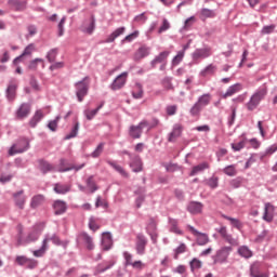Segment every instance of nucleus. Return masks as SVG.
Segmentation results:
<instances>
[{
    "mask_svg": "<svg viewBox=\"0 0 277 277\" xmlns=\"http://www.w3.org/2000/svg\"><path fill=\"white\" fill-rule=\"evenodd\" d=\"M241 83H235L227 89V91L222 95V98H228V96H234V94H237V92H241Z\"/></svg>",
    "mask_w": 277,
    "mask_h": 277,
    "instance_id": "nucleus-29",
    "label": "nucleus"
},
{
    "mask_svg": "<svg viewBox=\"0 0 277 277\" xmlns=\"http://www.w3.org/2000/svg\"><path fill=\"white\" fill-rule=\"evenodd\" d=\"M133 98H142L144 96V89H142V84H136L134 91L132 92Z\"/></svg>",
    "mask_w": 277,
    "mask_h": 277,
    "instance_id": "nucleus-51",
    "label": "nucleus"
},
{
    "mask_svg": "<svg viewBox=\"0 0 277 277\" xmlns=\"http://www.w3.org/2000/svg\"><path fill=\"white\" fill-rule=\"evenodd\" d=\"M176 109H179V107L176 105L167 106V108H166L167 115L174 116L176 114Z\"/></svg>",
    "mask_w": 277,
    "mask_h": 277,
    "instance_id": "nucleus-63",
    "label": "nucleus"
},
{
    "mask_svg": "<svg viewBox=\"0 0 277 277\" xmlns=\"http://www.w3.org/2000/svg\"><path fill=\"white\" fill-rule=\"evenodd\" d=\"M13 198H14L15 207L17 209H21V210L25 209V202H27V196H25L24 190H18L17 193H14Z\"/></svg>",
    "mask_w": 277,
    "mask_h": 277,
    "instance_id": "nucleus-15",
    "label": "nucleus"
},
{
    "mask_svg": "<svg viewBox=\"0 0 277 277\" xmlns=\"http://www.w3.org/2000/svg\"><path fill=\"white\" fill-rule=\"evenodd\" d=\"M38 239H40V233H38V230H32L26 238H23V225H17V246H25L32 241H38Z\"/></svg>",
    "mask_w": 277,
    "mask_h": 277,
    "instance_id": "nucleus-4",
    "label": "nucleus"
},
{
    "mask_svg": "<svg viewBox=\"0 0 277 277\" xmlns=\"http://www.w3.org/2000/svg\"><path fill=\"white\" fill-rule=\"evenodd\" d=\"M60 120H62V117L61 116H56L54 120H51L48 123V129H50V131L55 133V131H57V124H58Z\"/></svg>",
    "mask_w": 277,
    "mask_h": 277,
    "instance_id": "nucleus-50",
    "label": "nucleus"
},
{
    "mask_svg": "<svg viewBox=\"0 0 277 277\" xmlns=\"http://www.w3.org/2000/svg\"><path fill=\"white\" fill-rule=\"evenodd\" d=\"M274 211H276L274 205H272L271 202H266L263 214L264 222H274Z\"/></svg>",
    "mask_w": 277,
    "mask_h": 277,
    "instance_id": "nucleus-21",
    "label": "nucleus"
},
{
    "mask_svg": "<svg viewBox=\"0 0 277 277\" xmlns=\"http://www.w3.org/2000/svg\"><path fill=\"white\" fill-rule=\"evenodd\" d=\"M24 267L26 269H36V267H38V260L28 258V260H26V265Z\"/></svg>",
    "mask_w": 277,
    "mask_h": 277,
    "instance_id": "nucleus-54",
    "label": "nucleus"
},
{
    "mask_svg": "<svg viewBox=\"0 0 277 277\" xmlns=\"http://www.w3.org/2000/svg\"><path fill=\"white\" fill-rule=\"evenodd\" d=\"M267 85L263 84L254 93L251 95L249 102L246 104V108L248 111H254L261 105V101H265V96H267Z\"/></svg>",
    "mask_w": 277,
    "mask_h": 277,
    "instance_id": "nucleus-1",
    "label": "nucleus"
},
{
    "mask_svg": "<svg viewBox=\"0 0 277 277\" xmlns=\"http://www.w3.org/2000/svg\"><path fill=\"white\" fill-rule=\"evenodd\" d=\"M42 118H44L42 110H36L35 115L29 121V126L35 129V127L38 124V122H40V120H42Z\"/></svg>",
    "mask_w": 277,
    "mask_h": 277,
    "instance_id": "nucleus-37",
    "label": "nucleus"
},
{
    "mask_svg": "<svg viewBox=\"0 0 277 277\" xmlns=\"http://www.w3.org/2000/svg\"><path fill=\"white\" fill-rule=\"evenodd\" d=\"M129 77V72L123 71L119 76L116 77V79L110 84V90L116 92V90H122L127 83V78Z\"/></svg>",
    "mask_w": 277,
    "mask_h": 277,
    "instance_id": "nucleus-11",
    "label": "nucleus"
},
{
    "mask_svg": "<svg viewBox=\"0 0 277 277\" xmlns=\"http://www.w3.org/2000/svg\"><path fill=\"white\" fill-rule=\"evenodd\" d=\"M205 170H209V162H201L193 167L189 176H196V174H199V172H205Z\"/></svg>",
    "mask_w": 277,
    "mask_h": 277,
    "instance_id": "nucleus-33",
    "label": "nucleus"
},
{
    "mask_svg": "<svg viewBox=\"0 0 277 277\" xmlns=\"http://www.w3.org/2000/svg\"><path fill=\"white\" fill-rule=\"evenodd\" d=\"M223 172L227 176H237V166L229 164L223 169Z\"/></svg>",
    "mask_w": 277,
    "mask_h": 277,
    "instance_id": "nucleus-45",
    "label": "nucleus"
},
{
    "mask_svg": "<svg viewBox=\"0 0 277 277\" xmlns=\"http://www.w3.org/2000/svg\"><path fill=\"white\" fill-rule=\"evenodd\" d=\"M29 258L25 256V255H17L15 258V263H17L21 267H25V265H27V260Z\"/></svg>",
    "mask_w": 277,
    "mask_h": 277,
    "instance_id": "nucleus-60",
    "label": "nucleus"
},
{
    "mask_svg": "<svg viewBox=\"0 0 277 277\" xmlns=\"http://www.w3.org/2000/svg\"><path fill=\"white\" fill-rule=\"evenodd\" d=\"M206 185H208V187H210V189H217V187L220 185V177L212 175L210 179H208L206 181Z\"/></svg>",
    "mask_w": 277,
    "mask_h": 277,
    "instance_id": "nucleus-39",
    "label": "nucleus"
},
{
    "mask_svg": "<svg viewBox=\"0 0 277 277\" xmlns=\"http://www.w3.org/2000/svg\"><path fill=\"white\" fill-rule=\"evenodd\" d=\"M216 233L226 241V243H229V246H239V239L234 238L233 235L228 234V229L226 226L222 225L217 227Z\"/></svg>",
    "mask_w": 277,
    "mask_h": 277,
    "instance_id": "nucleus-9",
    "label": "nucleus"
},
{
    "mask_svg": "<svg viewBox=\"0 0 277 277\" xmlns=\"http://www.w3.org/2000/svg\"><path fill=\"white\" fill-rule=\"evenodd\" d=\"M114 265H116L115 261L106 262V266H103V264H98L97 272H98V274H103V273L107 272V269H111L114 267Z\"/></svg>",
    "mask_w": 277,
    "mask_h": 277,
    "instance_id": "nucleus-46",
    "label": "nucleus"
},
{
    "mask_svg": "<svg viewBox=\"0 0 277 277\" xmlns=\"http://www.w3.org/2000/svg\"><path fill=\"white\" fill-rule=\"evenodd\" d=\"M70 189H71L70 184H62V183L54 184V188H53L55 194H60L62 196H64L65 194H68Z\"/></svg>",
    "mask_w": 277,
    "mask_h": 277,
    "instance_id": "nucleus-28",
    "label": "nucleus"
},
{
    "mask_svg": "<svg viewBox=\"0 0 277 277\" xmlns=\"http://www.w3.org/2000/svg\"><path fill=\"white\" fill-rule=\"evenodd\" d=\"M169 230L170 233H174L175 235H183V230L179 228V220L169 217Z\"/></svg>",
    "mask_w": 277,
    "mask_h": 277,
    "instance_id": "nucleus-32",
    "label": "nucleus"
},
{
    "mask_svg": "<svg viewBox=\"0 0 277 277\" xmlns=\"http://www.w3.org/2000/svg\"><path fill=\"white\" fill-rule=\"evenodd\" d=\"M16 90H18V80L12 78L5 90V98L9 103L16 101Z\"/></svg>",
    "mask_w": 277,
    "mask_h": 277,
    "instance_id": "nucleus-7",
    "label": "nucleus"
},
{
    "mask_svg": "<svg viewBox=\"0 0 277 277\" xmlns=\"http://www.w3.org/2000/svg\"><path fill=\"white\" fill-rule=\"evenodd\" d=\"M96 24V19L94 17H91L89 21L84 23V31L85 34H92L94 31V27Z\"/></svg>",
    "mask_w": 277,
    "mask_h": 277,
    "instance_id": "nucleus-41",
    "label": "nucleus"
},
{
    "mask_svg": "<svg viewBox=\"0 0 277 277\" xmlns=\"http://www.w3.org/2000/svg\"><path fill=\"white\" fill-rule=\"evenodd\" d=\"M170 55V51H163L160 52L159 55H157L151 62L150 66L151 68H156L157 64H164L168 60V56Z\"/></svg>",
    "mask_w": 277,
    "mask_h": 277,
    "instance_id": "nucleus-25",
    "label": "nucleus"
},
{
    "mask_svg": "<svg viewBox=\"0 0 277 277\" xmlns=\"http://www.w3.org/2000/svg\"><path fill=\"white\" fill-rule=\"evenodd\" d=\"M237 254H239V256H241L242 259H252L254 256V252H252V250L250 249V247L248 246H240L237 249Z\"/></svg>",
    "mask_w": 277,
    "mask_h": 277,
    "instance_id": "nucleus-26",
    "label": "nucleus"
},
{
    "mask_svg": "<svg viewBox=\"0 0 277 277\" xmlns=\"http://www.w3.org/2000/svg\"><path fill=\"white\" fill-rule=\"evenodd\" d=\"M129 166L133 172H142V158H140V156L137 155H134L133 157L130 158Z\"/></svg>",
    "mask_w": 277,
    "mask_h": 277,
    "instance_id": "nucleus-23",
    "label": "nucleus"
},
{
    "mask_svg": "<svg viewBox=\"0 0 277 277\" xmlns=\"http://www.w3.org/2000/svg\"><path fill=\"white\" fill-rule=\"evenodd\" d=\"M58 50L56 48L50 50L47 54V60L50 62V64H53L57 57Z\"/></svg>",
    "mask_w": 277,
    "mask_h": 277,
    "instance_id": "nucleus-52",
    "label": "nucleus"
},
{
    "mask_svg": "<svg viewBox=\"0 0 277 277\" xmlns=\"http://www.w3.org/2000/svg\"><path fill=\"white\" fill-rule=\"evenodd\" d=\"M44 195H35L30 200V209H38V207H42L44 205Z\"/></svg>",
    "mask_w": 277,
    "mask_h": 277,
    "instance_id": "nucleus-30",
    "label": "nucleus"
},
{
    "mask_svg": "<svg viewBox=\"0 0 277 277\" xmlns=\"http://www.w3.org/2000/svg\"><path fill=\"white\" fill-rule=\"evenodd\" d=\"M215 12L211 9H202L201 10V17L202 18H214Z\"/></svg>",
    "mask_w": 277,
    "mask_h": 277,
    "instance_id": "nucleus-56",
    "label": "nucleus"
},
{
    "mask_svg": "<svg viewBox=\"0 0 277 277\" xmlns=\"http://www.w3.org/2000/svg\"><path fill=\"white\" fill-rule=\"evenodd\" d=\"M114 246V239H111V233L104 232L102 234V250L104 252H107L111 250V247Z\"/></svg>",
    "mask_w": 277,
    "mask_h": 277,
    "instance_id": "nucleus-16",
    "label": "nucleus"
},
{
    "mask_svg": "<svg viewBox=\"0 0 277 277\" xmlns=\"http://www.w3.org/2000/svg\"><path fill=\"white\" fill-rule=\"evenodd\" d=\"M78 133H79V121H76L70 133L65 136V140H72V137H77Z\"/></svg>",
    "mask_w": 277,
    "mask_h": 277,
    "instance_id": "nucleus-48",
    "label": "nucleus"
},
{
    "mask_svg": "<svg viewBox=\"0 0 277 277\" xmlns=\"http://www.w3.org/2000/svg\"><path fill=\"white\" fill-rule=\"evenodd\" d=\"M146 127H149V123L146 120H142L137 126H130L129 128L130 137H132V140H140Z\"/></svg>",
    "mask_w": 277,
    "mask_h": 277,
    "instance_id": "nucleus-8",
    "label": "nucleus"
},
{
    "mask_svg": "<svg viewBox=\"0 0 277 277\" xmlns=\"http://www.w3.org/2000/svg\"><path fill=\"white\" fill-rule=\"evenodd\" d=\"M42 64V58H35L28 65L29 70H37L38 64Z\"/></svg>",
    "mask_w": 277,
    "mask_h": 277,
    "instance_id": "nucleus-62",
    "label": "nucleus"
},
{
    "mask_svg": "<svg viewBox=\"0 0 277 277\" xmlns=\"http://www.w3.org/2000/svg\"><path fill=\"white\" fill-rule=\"evenodd\" d=\"M230 252H233V247H223L219 249L216 253L212 255L214 265H217V263L221 265L227 263L228 256H230Z\"/></svg>",
    "mask_w": 277,
    "mask_h": 277,
    "instance_id": "nucleus-6",
    "label": "nucleus"
},
{
    "mask_svg": "<svg viewBox=\"0 0 277 277\" xmlns=\"http://www.w3.org/2000/svg\"><path fill=\"white\" fill-rule=\"evenodd\" d=\"M162 85H163V88L164 89H167V90H172V79H170V78H163V80H162Z\"/></svg>",
    "mask_w": 277,
    "mask_h": 277,
    "instance_id": "nucleus-64",
    "label": "nucleus"
},
{
    "mask_svg": "<svg viewBox=\"0 0 277 277\" xmlns=\"http://www.w3.org/2000/svg\"><path fill=\"white\" fill-rule=\"evenodd\" d=\"M262 264L259 261H255L250 266V276L252 277H269V273L261 274Z\"/></svg>",
    "mask_w": 277,
    "mask_h": 277,
    "instance_id": "nucleus-19",
    "label": "nucleus"
},
{
    "mask_svg": "<svg viewBox=\"0 0 277 277\" xmlns=\"http://www.w3.org/2000/svg\"><path fill=\"white\" fill-rule=\"evenodd\" d=\"M89 228L90 230H93V233H96V230L101 228V225L96 224V219L94 216L89 219Z\"/></svg>",
    "mask_w": 277,
    "mask_h": 277,
    "instance_id": "nucleus-55",
    "label": "nucleus"
},
{
    "mask_svg": "<svg viewBox=\"0 0 277 277\" xmlns=\"http://www.w3.org/2000/svg\"><path fill=\"white\" fill-rule=\"evenodd\" d=\"M150 55V48L146 45H142L136 50V52L133 55L134 62H142L144 57H148Z\"/></svg>",
    "mask_w": 277,
    "mask_h": 277,
    "instance_id": "nucleus-20",
    "label": "nucleus"
},
{
    "mask_svg": "<svg viewBox=\"0 0 277 277\" xmlns=\"http://www.w3.org/2000/svg\"><path fill=\"white\" fill-rule=\"evenodd\" d=\"M87 187L91 189V194H94L98 187L96 186V182H94V175H90L87 180Z\"/></svg>",
    "mask_w": 277,
    "mask_h": 277,
    "instance_id": "nucleus-49",
    "label": "nucleus"
},
{
    "mask_svg": "<svg viewBox=\"0 0 277 277\" xmlns=\"http://www.w3.org/2000/svg\"><path fill=\"white\" fill-rule=\"evenodd\" d=\"M185 57V50L177 52V54L172 60V66H179L183 58Z\"/></svg>",
    "mask_w": 277,
    "mask_h": 277,
    "instance_id": "nucleus-47",
    "label": "nucleus"
},
{
    "mask_svg": "<svg viewBox=\"0 0 277 277\" xmlns=\"http://www.w3.org/2000/svg\"><path fill=\"white\" fill-rule=\"evenodd\" d=\"M103 150H105V143H100L97 147L94 149V151L91 153V157L93 159H98V157L103 155Z\"/></svg>",
    "mask_w": 277,
    "mask_h": 277,
    "instance_id": "nucleus-44",
    "label": "nucleus"
},
{
    "mask_svg": "<svg viewBox=\"0 0 277 277\" xmlns=\"http://www.w3.org/2000/svg\"><path fill=\"white\" fill-rule=\"evenodd\" d=\"M47 250H49V245H47V240H42L40 249L32 251V255L36 259H42L47 254Z\"/></svg>",
    "mask_w": 277,
    "mask_h": 277,
    "instance_id": "nucleus-34",
    "label": "nucleus"
},
{
    "mask_svg": "<svg viewBox=\"0 0 277 277\" xmlns=\"http://www.w3.org/2000/svg\"><path fill=\"white\" fill-rule=\"evenodd\" d=\"M207 57H211L210 48L197 49L195 53H193V60H205Z\"/></svg>",
    "mask_w": 277,
    "mask_h": 277,
    "instance_id": "nucleus-24",
    "label": "nucleus"
},
{
    "mask_svg": "<svg viewBox=\"0 0 277 277\" xmlns=\"http://www.w3.org/2000/svg\"><path fill=\"white\" fill-rule=\"evenodd\" d=\"M83 168H85V162L79 166H69L67 168H60L57 169V172H70V170H75V172H79V170H83Z\"/></svg>",
    "mask_w": 277,
    "mask_h": 277,
    "instance_id": "nucleus-42",
    "label": "nucleus"
},
{
    "mask_svg": "<svg viewBox=\"0 0 277 277\" xmlns=\"http://www.w3.org/2000/svg\"><path fill=\"white\" fill-rule=\"evenodd\" d=\"M30 144L29 141L25 137H19L9 149V156L14 157V155H21L27 153Z\"/></svg>",
    "mask_w": 277,
    "mask_h": 277,
    "instance_id": "nucleus-5",
    "label": "nucleus"
},
{
    "mask_svg": "<svg viewBox=\"0 0 277 277\" xmlns=\"http://www.w3.org/2000/svg\"><path fill=\"white\" fill-rule=\"evenodd\" d=\"M186 228L195 236L197 237V245L198 246H207L209 243V235L206 233H200L196 229V227L192 225H187Z\"/></svg>",
    "mask_w": 277,
    "mask_h": 277,
    "instance_id": "nucleus-10",
    "label": "nucleus"
},
{
    "mask_svg": "<svg viewBox=\"0 0 277 277\" xmlns=\"http://www.w3.org/2000/svg\"><path fill=\"white\" fill-rule=\"evenodd\" d=\"M9 5L13 8V10H25L27 2L21 0H9Z\"/></svg>",
    "mask_w": 277,
    "mask_h": 277,
    "instance_id": "nucleus-38",
    "label": "nucleus"
},
{
    "mask_svg": "<svg viewBox=\"0 0 277 277\" xmlns=\"http://www.w3.org/2000/svg\"><path fill=\"white\" fill-rule=\"evenodd\" d=\"M31 114V104L29 103H23L21 106L17 108L15 116L17 120H25Z\"/></svg>",
    "mask_w": 277,
    "mask_h": 277,
    "instance_id": "nucleus-13",
    "label": "nucleus"
},
{
    "mask_svg": "<svg viewBox=\"0 0 277 277\" xmlns=\"http://www.w3.org/2000/svg\"><path fill=\"white\" fill-rule=\"evenodd\" d=\"M38 170L41 172V174H49V172H55V166L51 164L48 160L44 159H38Z\"/></svg>",
    "mask_w": 277,
    "mask_h": 277,
    "instance_id": "nucleus-14",
    "label": "nucleus"
},
{
    "mask_svg": "<svg viewBox=\"0 0 277 277\" xmlns=\"http://www.w3.org/2000/svg\"><path fill=\"white\" fill-rule=\"evenodd\" d=\"M205 208V205L200 201H190L187 205V211L192 213V215H198V213H202V209Z\"/></svg>",
    "mask_w": 277,
    "mask_h": 277,
    "instance_id": "nucleus-22",
    "label": "nucleus"
},
{
    "mask_svg": "<svg viewBox=\"0 0 277 277\" xmlns=\"http://www.w3.org/2000/svg\"><path fill=\"white\" fill-rule=\"evenodd\" d=\"M217 67L213 64L208 65L203 70L200 71L201 77H207V75H215Z\"/></svg>",
    "mask_w": 277,
    "mask_h": 277,
    "instance_id": "nucleus-43",
    "label": "nucleus"
},
{
    "mask_svg": "<svg viewBox=\"0 0 277 277\" xmlns=\"http://www.w3.org/2000/svg\"><path fill=\"white\" fill-rule=\"evenodd\" d=\"M52 207L54 210V215H64V213L68 211V205L64 200H55Z\"/></svg>",
    "mask_w": 277,
    "mask_h": 277,
    "instance_id": "nucleus-17",
    "label": "nucleus"
},
{
    "mask_svg": "<svg viewBox=\"0 0 277 277\" xmlns=\"http://www.w3.org/2000/svg\"><path fill=\"white\" fill-rule=\"evenodd\" d=\"M170 29V22L167 18L162 19V24L158 29V34H163V31H168Z\"/></svg>",
    "mask_w": 277,
    "mask_h": 277,
    "instance_id": "nucleus-59",
    "label": "nucleus"
},
{
    "mask_svg": "<svg viewBox=\"0 0 277 277\" xmlns=\"http://www.w3.org/2000/svg\"><path fill=\"white\" fill-rule=\"evenodd\" d=\"M43 241H45V246H49V241H52L54 246H62V240L60 239V236L56 234H53L52 236L47 234L44 236Z\"/></svg>",
    "mask_w": 277,
    "mask_h": 277,
    "instance_id": "nucleus-36",
    "label": "nucleus"
},
{
    "mask_svg": "<svg viewBox=\"0 0 277 277\" xmlns=\"http://www.w3.org/2000/svg\"><path fill=\"white\" fill-rule=\"evenodd\" d=\"M181 135H183V124L181 123H175L173 126L172 131L169 133L168 136V142H176V140H179V137H181Z\"/></svg>",
    "mask_w": 277,
    "mask_h": 277,
    "instance_id": "nucleus-18",
    "label": "nucleus"
},
{
    "mask_svg": "<svg viewBox=\"0 0 277 277\" xmlns=\"http://www.w3.org/2000/svg\"><path fill=\"white\" fill-rule=\"evenodd\" d=\"M80 239L84 241L87 246V250H94V240L92 239V236H90L88 233L82 232L80 234Z\"/></svg>",
    "mask_w": 277,
    "mask_h": 277,
    "instance_id": "nucleus-31",
    "label": "nucleus"
},
{
    "mask_svg": "<svg viewBox=\"0 0 277 277\" xmlns=\"http://www.w3.org/2000/svg\"><path fill=\"white\" fill-rule=\"evenodd\" d=\"M211 104V93H205L198 97L197 102L190 107L189 114L192 118H200L202 109Z\"/></svg>",
    "mask_w": 277,
    "mask_h": 277,
    "instance_id": "nucleus-2",
    "label": "nucleus"
},
{
    "mask_svg": "<svg viewBox=\"0 0 277 277\" xmlns=\"http://www.w3.org/2000/svg\"><path fill=\"white\" fill-rule=\"evenodd\" d=\"M187 250V246L185 243H181L175 250V255H174V259H179V254H183L185 253Z\"/></svg>",
    "mask_w": 277,
    "mask_h": 277,
    "instance_id": "nucleus-58",
    "label": "nucleus"
},
{
    "mask_svg": "<svg viewBox=\"0 0 277 277\" xmlns=\"http://www.w3.org/2000/svg\"><path fill=\"white\" fill-rule=\"evenodd\" d=\"M76 96L79 103H83V98L88 96L90 90V77L85 76L82 80L75 83Z\"/></svg>",
    "mask_w": 277,
    "mask_h": 277,
    "instance_id": "nucleus-3",
    "label": "nucleus"
},
{
    "mask_svg": "<svg viewBox=\"0 0 277 277\" xmlns=\"http://www.w3.org/2000/svg\"><path fill=\"white\" fill-rule=\"evenodd\" d=\"M106 163L110 166V168H114V170L118 172L121 176H123L124 179H129V173H127L122 166L117 164V162L114 160H106Z\"/></svg>",
    "mask_w": 277,
    "mask_h": 277,
    "instance_id": "nucleus-27",
    "label": "nucleus"
},
{
    "mask_svg": "<svg viewBox=\"0 0 277 277\" xmlns=\"http://www.w3.org/2000/svg\"><path fill=\"white\" fill-rule=\"evenodd\" d=\"M190 271L196 272V269H200L202 267V262L196 258H194L190 263Z\"/></svg>",
    "mask_w": 277,
    "mask_h": 277,
    "instance_id": "nucleus-53",
    "label": "nucleus"
},
{
    "mask_svg": "<svg viewBox=\"0 0 277 277\" xmlns=\"http://www.w3.org/2000/svg\"><path fill=\"white\" fill-rule=\"evenodd\" d=\"M147 243H148V240L146 239V236H144L143 234H137L136 245H135L136 253L140 254L141 256L146 254Z\"/></svg>",
    "mask_w": 277,
    "mask_h": 277,
    "instance_id": "nucleus-12",
    "label": "nucleus"
},
{
    "mask_svg": "<svg viewBox=\"0 0 277 277\" xmlns=\"http://www.w3.org/2000/svg\"><path fill=\"white\" fill-rule=\"evenodd\" d=\"M35 49H36V47L34 45V43L28 44L25 48L24 52L21 54L22 57H27V55H31V53H34Z\"/></svg>",
    "mask_w": 277,
    "mask_h": 277,
    "instance_id": "nucleus-61",
    "label": "nucleus"
},
{
    "mask_svg": "<svg viewBox=\"0 0 277 277\" xmlns=\"http://www.w3.org/2000/svg\"><path fill=\"white\" fill-rule=\"evenodd\" d=\"M146 230L147 233L157 232V222L155 221V219H149Z\"/></svg>",
    "mask_w": 277,
    "mask_h": 277,
    "instance_id": "nucleus-57",
    "label": "nucleus"
},
{
    "mask_svg": "<svg viewBox=\"0 0 277 277\" xmlns=\"http://www.w3.org/2000/svg\"><path fill=\"white\" fill-rule=\"evenodd\" d=\"M102 108H103V104H101L100 106H97L93 110L85 109L84 110V116H85L87 120H93L94 116H96V114H98V111H101Z\"/></svg>",
    "mask_w": 277,
    "mask_h": 277,
    "instance_id": "nucleus-40",
    "label": "nucleus"
},
{
    "mask_svg": "<svg viewBox=\"0 0 277 277\" xmlns=\"http://www.w3.org/2000/svg\"><path fill=\"white\" fill-rule=\"evenodd\" d=\"M222 217L224 220H227L228 222H230V225L234 228H237V230H241V228H243V223H241V221H239V219L230 217L226 214H222Z\"/></svg>",
    "mask_w": 277,
    "mask_h": 277,
    "instance_id": "nucleus-35",
    "label": "nucleus"
}]
</instances>
